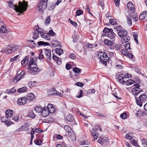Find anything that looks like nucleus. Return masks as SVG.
<instances>
[{"mask_svg": "<svg viewBox=\"0 0 147 147\" xmlns=\"http://www.w3.org/2000/svg\"><path fill=\"white\" fill-rule=\"evenodd\" d=\"M9 6L10 7H13V9L17 12L22 13L26 11L27 8L28 3L25 1L23 3L20 2H19V6H18L13 4L11 1H9L8 3Z\"/></svg>", "mask_w": 147, "mask_h": 147, "instance_id": "obj_1", "label": "nucleus"}, {"mask_svg": "<svg viewBox=\"0 0 147 147\" xmlns=\"http://www.w3.org/2000/svg\"><path fill=\"white\" fill-rule=\"evenodd\" d=\"M97 56L102 63L105 66L107 65V62L110 61V58L108 57L107 54L104 52H99Z\"/></svg>", "mask_w": 147, "mask_h": 147, "instance_id": "obj_2", "label": "nucleus"}, {"mask_svg": "<svg viewBox=\"0 0 147 147\" xmlns=\"http://www.w3.org/2000/svg\"><path fill=\"white\" fill-rule=\"evenodd\" d=\"M19 47L17 46H7L5 48H3L1 50V52L7 54L13 53L19 49Z\"/></svg>", "mask_w": 147, "mask_h": 147, "instance_id": "obj_3", "label": "nucleus"}, {"mask_svg": "<svg viewBox=\"0 0 147 147\" xmlns=\"http://www.w3.org/2000/svg\"><path fill=\"white\" fill-rule=\"evenodd\" d=\"M27 68L29 70L30 73L34 75L38 74L40 71V69L36 65V66H33L31 67L28 66Z\"/></svg>", "mask_w": 147, "mask_h": 147, "instance_id": "obj_4", "label": "nucleus"}, {"mask_svg": "<svg viewBox=\"0 0 147 147\" xmlns=\"http://www.w3.org/2000/svg\"><path fill=\"white\" fill-rule=\"evenodd\" d=\"M134 87L132 90V93L134 95H137L140 93L142 91V90L139 88L140 87V85L138 83H136L132 86Z\"/></svg>", "mask_w": 147, "mask_h": 147, "instance_id": "obj_5", "label": "nucleus"}, {"mask_svg": "<svg viewBox=\"0 0 147 147\" xmlns=\"http://www.w3.org/2000/svg\"><path fill=\"white\" fill-rule=\"evenodd\" d=\"M47 3L44 0H41L37 5L40 11L45 10L47 7Z\"/></svg>", "mask_w": 147, "mask_h": 147, "instance_id": "obj_6", "label": "nucleus"}, {"mask_svg": "<svg viewBox=\"0 0 147 147\" xmlns=\"http://www.w3.org/2000/svg\"><path fill=\"white\" fill-rule=\"evenodd\" d=\"M47 93L49 95L51 96L57 95L59 96H62V95H63L62 94H61L56 91L55 88H53L48 90Z\"/></svg>", "mask_w": 147, "mask_h": 147, "instance_id": "obj_7", "label": "nucleus"}, {"mask_svg": "<svg viewBox=\"0 0 147 147\" xmlns=\"http://www.w3.org/2000/svg\"><path fill=\"white\" fill-rule=\"evenodd\" d=\"M97 142L101 145H105L106 146L109 144V139L107 137H99Z\"/></svg>", "mask_w": 147, "mask_h": 147, "instance_id": "obj_8", "label": "nucleus"}, {"mask_svg": "<svg viewBox=\"0 0 147 147\" xmlns=\"http://www.w3.org/2000/svg\"><path fill=\"white\" fill-rule=\"evenodd\" d=\"M96 128L97 129V130L93 129H92V136L93 137V138H94V140H92L93 141H94L95 140L97 139L98 138V134L96 133V131L98 129H99L100 131H101V128L100 127V126L98 125H96L95 126Z\"/></svg>", "mask_w": 147, "mask_h": 147, "instance_id": "obj_9", "label": "nucleus"}, {"mask_svg": "<svg viewBox=\"0 0 147 147\" xmlns=\"http://www.w3.org/2000/svg\"><path fill=\"white\" fill-rule=\"evenodd\" d=\"M27 101L26 97H22L18 98L17 100L18 104L20 105H24Z\"/></svg>", "mask_w": 147, "mask_h": 147, "instance_id": "obj_10", "label": "nucleus"}, {"mask_svg": "<svg viewBox=\"0 0 147 147\" xmlns=\"http://www.w3.org/2000/svg\"><path fill=\"white\" fill-rule=\"evenodd\" d=\"M37 59V58L33 57V58H31L27 67H28V66L30 67L33 66H36V61Z\"/></svg>", "mask_w": 147, "mask_h": 147, "instance_id": "obj_11", "label": "nucleus"}, {"mask_svg": "<svg viewBox=\"0 0 147 147\" xmlns=\"http://www.w3.org/2000/svg\"><path fill=\"white\" fill-rule=\"evenodd\" d=\"M24 71H22L20 74L18 75L15 77V79L13 80V82L15 83H17L18 81L20 80L21 79L24 74Z\"/></svg>", "mask_w": 147, "mask_h": 147, "instance_id": "obj_12", "label": "nucleus"}, {"mask_svg": "<svg viewBox=\"0 0 147 147\" xmlns=\"http://www.w3.org/2000/svg\"><path fill=\"white\" fill-rule=\"evenodd\" d=\"M127 32L125 30H121L118 32V36L121 38L123 37L127 34Z\"/></svg>", "mask_w": 147, "mask_h": 147, "instance_id": "obj_13", "label": "nucleus"}, {"mask_svg": "<svg viewBox=\"0 0 147 147\" xmlns=\"http://www.w3.org/2000/svg\"><path fill=\"white\" fill-rule=\"evenodd\" d=\"M13 111L10 109L7 110L5 112V115L7 118H10L13 116Z\"/></svg>", "mask_w": 147, "mask_h": 147, "instance_id": "obj_14", "label": "nucleus"}, {"mask_svg": "<svg viewBox=\"0 0 147 147\" xmlns=\"http://www.w3.org/2000/svg\"><path fill=\"white\" fill-rule=\"evenodd\" d=\"M35 98L34 94L32 93H29L27 94L26 98L27 100H28L29 101H31L33 100Z\"/></svg>", "mask_w": 147, "mask_h": 147, "instance_id": "obj_15", "label": "nucleus"}, {"mask_svg": "<svg viewBox=\"0 0 147 147\" xmlns=\"http://www.w3.org/2000/svg\"><path fill=\"white\" fill-rule=\"evenodd\" d=\"M66 120L69 122H73L74 120V118L72 114H69L65 117Z\"/></svg>", "mask_w": 147, "mask_h": 147, "instance_id": "obj_16", "label": "nucleus"}, {"mask_svg": "<svg viewBox=\"0 0 147 147\" xmlns=\"http://www.w3.org/2000/svg\"><path fill=\"white\" fill-rule=\"evenodd\" d=\"M41 114L44 117H46L49 115V112L48 109H47V107H44L43 108Z\"/></svg>", "mask_w": 147, "mask_h": 147, "instance_id": "obj_17", "label": "nucleus"}, {"mask_svg": "<svg viewBox=\"0 0 147 147\" xmlns=\"http://www.w3.org/2000/svg\"><path fill=\"white\" fill-rule=\"evenodd\" d=\"M106 36L110 39L115 40V38L116 35L113 31H111L109 33H108Z\"/></svg>", "mask_w": 147, "mask_h": 147, "instance_id": "obj_18", "label": "nucleus"}, {"mask_svg": "<svg viewBox=\"0 0 147 147\" xmlns=\"http://www.w3.org/2000/svg\"><path fill=\"white\" fill-rule=\"evenodd\" d=\"M118 81L120 83L122 84H124L125 83V80H124L125 78H124L123 75L122 74L119 75L118 76Z\"/></svg>", "mask_w": 147, "mask_h": 147, "instance_id": "obj_19", "label": "nucleus"}, {"mask_svg": "<svg viewBox=\"0 0 147 147\" xmlns=\"http://www.w3.org/2000/svg\"><path fill=\"white\" fill-rule=\"evenodd\" d=\"M45 53L47 58V60H49V61H50L51 58V50L45 49Z\"/></svg>", "mask_w": 147, "mask_h": 147, "instance_id": "obj_20", "label": "nucleus"}, {"mask_svg": "<svg viewBox=\"0 0 147 147\" xmlns=\"http://www.w3.org/2000/svg\"><path fill=\"white\" fill-rule=\"evenodd\" d=\"M51 44L52 46L54 47H55L58 46H59L61 45L60 42L56 40H53Z\"/></svg>", "mask_w": 147, "mask_h": 147, "instance_id": "obj_21", "label": "nucleus"}, {"mask_svg": "<svg viewBox=\"0 0 147 147\" xmlns=\"http://www.w3.org/2000/svg\"><path fill=\"white\" fill-rule=\"evenodd\" d=\"M147 12L144 11L142 12L140 15L139 17V19L140 20H144L146 17V13Z\"/></svg>", "mask_w": 147, "mask_h": 147, "instance_id": "obj_22", "label": "nucleus"}, {"mask_svg": "<svg viewBox=\"0 0 147 147\" xmlns=\"http://www.w3.org/2000/svg\"><path fill=\"white\" fill-rule=\"evenodd\" d=\"M128 9L134 11L135 10L134 6L131 2H129L127 5Z\"/></svg>", "mask_w": 147, "mask_h": 147, "instance_id": "obj_23", "label": "nucleus"}, {"mask_svg": "<svg viewBox=\"0 0 147 147\" xmlns=\"http://www.w3.org/2000/svg\"><path fill=\"white\" fill-rule=\"evenodd\" d=\"M27 41L28 42L29 46L30 47L33 48L36 47V44L34 42V41L33 40H28Z\"/></svg>", "mask_w": 147, "mask_h": 147, "instance_id": "obj_24", "label": "nucleus"}, {"mask_svg": "<svg viewBox=\"0 0 147 147\" xmlns=\"http://www.w3.org/2000/svg\"><path fill=\"white\" fill-rule=\"evenodd\" d=\"M64 128L67 132V134L68 135H71V134H72V132L71 131V129L70 127L68 125H65Z\"/></svg>", "mask_w": 147, "mask_h": 147, "instance_id": "obj_25", "label": "nucleus"}, {"mask_svg": "<svg viewBox=\"0 0 147 147\" xmlns=\"http://www.w3.org/2000/svg\"><path fill=\"white\" fill-rule=\"evenodd\" d=\"M130 38L129 36L126 35L125 36H124L123 37V39L122 40V43H125L128 42L129 41Z\"/></svg>", "mask_w": 147, "mask_h": 147, "instance_id": "obj_26", "label": "nucleus"}, {"mask_svg": "<svg viewBox=\"0 0 147 147\" xmlns=\"http://www.w3.org/2000/svg\"><path fill=\"white\" fill-rule=\"evenodd\" d=\"M137 139L134 137L131 138V139L130 140V142L134 146H136L137 145Z\"/></svg>", "mask_w": 147, "mask_h": 147, "instance_id": "obj_27", "label": "nucleus"}, {"mask_svg": "<svg viewBox=\"0 0 147 147\" xmlns=\"http://www.w3.org/2000/svg\"><path fill=\"white\" fill-rule=\"evenodd\" d=\"M33 29L34 30L37 31L38 34H40L42 33L43 32V30L41 28H39V27L38 25L34 27Z\"/></svg>", "mask_w": 147, "mask_h": 147, "instance_id": "obj_28", "label": "nucleus"}, {"mask_svg": "<svg viewBox=\"0 0 147 147\" xmlns=\"http://www.w3.org/2000/svg\"><path fill=\"white\" fill-rule=\"evenodd\" d=\"M40 36L41 37L44 38L47 40H49L50 39V36L47 33H42L40 34Z\"/></svg>", "mask_w": 147, "mask_h": 147, "instance_id": "obj_29", "label": "nucleus"}, {"mask_svg": "<svg viewBox=\"0 0 147 147\" xmlns=\"http://www.w3.org/2000/svg\"><path fill=\"white\" fill-rule=\"evenodd\" d=\"M104 42L105 45L109 46H111L113 44V42L107 39L104 40Z\"/></svg>", "mask_w": 147, "mask_h": 147, "instance_id": "obj_30", "label": "nucleus"}, {"mask_svg": "<svg viewBox=\"0 0 147 147\" xmlns=\"http://www.w3.org/2000/svg\"><path fill=\"white\" fill-rule=\"evenodd\" d=\"M7 32V30L6 27L3 26H1L0 25V32L5 33Z\"/></svg>", "mask_w": 147, "mask_h": 147, "instance_id": "obj_31", "label": "nucleus"}, {"mask_svg": "<svg viewBox=\"0 0 147 147\" xmlns=\"http://www.w3.org/2000/svg\"><path fill=\"white\" fill-rule=\"evenodd\" d=\"M133 17H132L131 15L129 14L127 16V20L128 24L130 25H132V18Z\"/></svg>", "mask_w": 147, "mask_h": 147, "instance_id": "obj_32", "label": "nucleus"}, {"mask_svg": "<svg viewBox=\"0 0 147 147\" xmlns=\"http://www.w3.org/2000/svg\"><path fill=\"white\" fill-rule=\"evenodd\" d=\"M55 51L56 53L59 55H61V54H63V50L59 48H57L55 49Z\"/></svg>", "mask_w": 147, "mask_h": 147, "instance_id": "obj_33", "label": "nucleus"}, {"mask_svg": "<svg viewBox=\"0 0 147 147\" xmlns=\"http://www.w3.org/2000/svg\"><path fill=\"white\" fill-rule=\"evenodd\" d=\"M6 90L8 94H11L15 93L16 91V90L14 87H13L11 89H7Z\"/></svg>", "mask_w": 147, "mask_h": 147, "instance_id": "obj_34", "label": "nucleus"}, {"mask_svg": "<svg viewBox=\"0 0 147 147\" xmlns=\"http://www.w3.org/2000/svg\"><path fill=\"white\" fill-rule=\"evenodd\" d=\"M139 99L144 102L145 101L146 98V96L145 94L143 93L139 97Z\"/></svg>", "mask_w": 147, "mask_h": 147, "instance_id": "obj_35", "label": "nucleus"}, {"mask_svg": "<svg viewBox=\"0 0 147 147\" xmlns=\"http://www.w3.org/2000/svg\"><path fill=\"white\" fill-rule=\"evenodd\" d=\"M38 33L37 31L34 30L32 33V38L34 40L36 39L39 37Z\"/></svg>", "mask_w": 147, "mask_h": 147, "instance_id": "obj_36", "label": "nucleus"}, {"mask_svg": "<svg viewBox=\"0 0 147 147\" xmlns=\"http://www.w3.org/2000/svg\"><path fill=\"white\" fill-rule=\"evenodd\" d=\"M43 108L41 107V106H37L34 109V110L37 113H42Z\"/></svg>", "mask_w": 147, "mask_h": 147, "instance_id": "obj_37", "label": "nucleus"}, {"mask_svg": "<svg viewBox=\"0 0 147 147\" xmlns=\"http://www.w3.org/2000/svg\"><path fill=\"white\" fill-rule=\"evenodd\" d=\"M37 43L39 46H41L42 45L48 46L50 45V44L48 42H45L43 41H40L38 42Z\"/></svg>", "mask_w": 147, "mask_h": 147, "instance_id": "obj_38", "label": "nucleus"}, {"mask_svg": "<svg viewBox=\"0 0 147 147\" xmlns=\"http://www.w3.org/2000/svg\"><path fill=\"white\" fill-rule=\"evenodd\" d=\"M111 31H113V30L112 29H109L105 27L104 28L103 30V32L104 33H105V35L106 36Z\"/></svg>", "mask_w": 147, "mask_h": 147, "instance_id": "obj_39", "label": "nucleus"}, {"mask_svg": "<svg viewBox=\"0 0 147 147\" xmlns=\"http://www.w3.org/2000/svg\"><path fill=\"white\" fill-rule=\"evenodd\" d=\"M125 84L127 85H130L134 83V80L129 79L127 80H126L125 81Z\"/></svg>", "mask_w": 147, "mask_h": 147, "instance_id": "obj_40", "label": "nucleus"}, {"mask_svg": "<svg viewBox=\"0 0 147 147\" xmlns=\"http://www.w3.org/2000/svg\"><path fill=\"white\" fill-rule=\"evenodd\" d=\"M136 99V102L137 104L139 105L140 107H141L142 106V104L143 101H141L140 100H138V98L137 96H135V97Z\"/></svg>", "mask_w": 147, "mask_h": 147, "instance_id": "obj_41", "label": "nucleus"}, {"mask_svg": "<svg viewBox=\"0 0 147 147\" xmlns=\"http://www.w3.org/2000/svg\"><path fill=\"white\" fill-rule=\"evenodd\" d=\"M27 90V87H24L19 89L17 90L18 93H20L26 92Z\"/></svg>", "mask_w": 147, "mask_h": 147, "instance_id": "obj_42", "label": "nucleus"}, {"mask_svg": "<svg viewBox=\"0 0 147 147\" xmlns=\"http://www.w3.org/2000/svg\"><path fill=\"white\" fill-rule=\"evenodd\" d=\"M36 83V82L35 81H30L28 82V85L30 87L32 86H35Z\"/></svg>", "mask_w": 147, "mask_h": 147, "instance_id": "obj_43", "label": "nucleus"}, {"mask_svg": "<svg viewBox=\"0 0 147 147\" xmlns=\"http://www.w3.org/2000/svg\"><path fill=\"white\" fill-rule=\"evenodd\" d=\"M78 95H76V97L78 98H80L83 96L82 91V90H80L78 92Z\"/></svg>", "mask_w": 147, "mask_h": 147, "instance_id": "obj_44", "label": "nucleus"}, {"mask_svg": "<svg viewBox=\"0 0 147 147\" xmlns=\"http://www.w3.org/2000/svg\"><path fill=\"white\" fill-rule=\"evenodd\" d=\"M22 127L24 131H27L29 129V126L27 124H24Z\"/></svg>", "mask_w": 147, "mask_h": 147, "instance_id": "obj_45", "label": "nucleus"}, {"mask_svg": "<svg viewBox=\"0 0 147 147\" xmlns=\"http://www.w3.org/2000/svg\"><path fill=\"white\" fill-rule=\"evenodd\" d=\"M133 36L136 43L137 44V45H138L139 43L138 42V36L136 34V33H133Z\"/></svg>", "mask_w": 147, "mask_h": 147, "instance_id": "obj_46", "label": "nucleus"}, {"mask_svg": "<svg viewBox=\"0 0 147 147\" xmlns=\"http://www.w3.org/2000/svg\"><path fill=\"white\" fill-rule=\"evenodd\" d=\"M89 144V142L86 140H83L80 143L81 145H88Z\"/></svg>", "mask_w": 147, "mask_h": 147, "instance_id": "obj_47", "label": "nucleus"}, {"mask_svg": "<svg viewBox=\"0 0 147 147\" xmlns=\"http://www.w3.org/2000/svg\"><path fill=\"white\" fill-rule=\"evenodd\" d=\"M56 5L55 3H52L48 7V9L50 10L53 9L55 7Z\"/></svg>", "mask_w": 147, "mask_h": 147, "instance_id": "obj_48", "label": "nucleus"}, {"mask_svg": "<svg viewBox=\"0 0 147 147\" xmlns=\"http://www.w3.org/2000/svg\"><path fill=\"white\" fill-rule=\"evenodd\" d=\"M28 116L30 118H34V117L35 116L33 111H31L29 112L28 114Z\"/></svg>", "mask_w": 147, "mask_h": 147, "instance_id": "obj_49", "label": "nucleus"}, {"mask_svg": "<svg viewBox=\"0 0 147 147\" xmlns=\"http://www.w3.org/2000/svg\"><path fill=\"white\" fill-rule=\"evenodd\" d=\"M51 21V18L50 16H47L46 19V21L45 22V24L46 25H48L49 23Z\"/></svg>", "mask_w": 147, "mask_h": 147, "instance_id": "obj_50", "label": "nucleus"}, {"mask_svg": "<svg viewBox=\"0 0 147 147\" xmlns=\"http://www.w3.org/2000/svg\"><path fill=\"white\" fill-rule=\"evenodd\" d=\"M109 23L112 25L117 24V22L115 19H111L109 20Z\"/></svg>", "mask_w": 147, "mask_h": 147, "instance_id": "obj_51", "label": "nucleus"}, {"mask_svg": "<svg viewBox=\"0 0 147 147\" xmlns=\"http://www.w3.org/2000/svg\"><path fill=\"white\" fill-rule=\"evenodd\" d=\"M131 135H132L131 134V133L127 134H126L125 136V138L127 139H129L130 140L131 139V138L134 137L133 136H131Z\"/></svg>", "mask_w": 147, "mask_h": 147, "instance_id": "obj_52", "label": "nucleus"}, {"mask_svg": "<svg viewBox=\"0 0 147 147\" xmlns=\"http://www.w3.org/2000/svg\"><path fill=\"white\" fill-rule=\"evenodd\" d=\"M48 34L49 36H54L55 34V33L53 32L52 30H49Z\"/></svg>", "mask_w": 147, "mask_h": 147, "instance_id": "obj_53", "label": "nucleus"}, {"mask_svg": "<svg viewBox=\"0 0 147 147\" xmlns=\"http://www.w3.org/2000/svg\"><path fill=\"white\" fill-rule=\"evenodd\" d=\"M73 69L74 72L76 73H79L81 71V70L80 69L77 67H74L73 68Z\"/></svg>", "mask_w": 147, "mask_h": 147, "instance_id": "obj_54", "label": "nucleus"}, {"mask_svg": "<svg viewBox=\"0 0 147 147\" xmlns=\"http://www.w3.org/2000/svg\"><path fill=\"white\" fill-rule=\"evenodd\" d=\"M141 142L142 145L145 147H147V142L144 139L142 140Z\"/></svg>", "mask_w": 147, "mask_h": 147, "instance_id": "obj_55", "label": "nucleus"}, {"mask_svg": "<svg viewBox=\"0 0 147 147\" xmlns=\"http://www.w3.org/2000/svg\"><path fill=\"white\" fill-rule=\"evenodd\" d=\"M68 21L69 22H70V23L74 26L76 27L77 26V24L75 21H72L70 19H69Z\"/></svg>", "mask_w": 147, "mask_h": 147, "instance_id": "obj_56", "label": "nucleus"}, {"mask_svg": "<svg viewBox=\"0 0 147 147\" xmlns=\"http://www.w3.org/2000/svg\"><path fill=\"white\" fill-rule=\"evenodd\" d=\"M127 115L126 113H123L120 115V117L123 119H125L127 117Z\"/></svg>", "mask_w": 147, "mask_h": 147, "instance_id": "obj_57", "label": "nucleus"}, {"mask_svg": "<svg viewBox=\"0 0 147 147\" xmlns=\"http://www.w3.org/2000/svg\"><path fill=\"white\" fill-rule=\"evenodd\" d=\"M70 139L72 141H75L76 140V138L74 134L72 133V134H71V135H69Z\"/></svg>", "mask_w": 147, "mask_h": 147, "instance_id": "obj_58", "label": "nucleus"}, {"mask_svg": "<svg viewBox=\"0 0 147 147\" xmlns=\"http://www.w3.org/2000/svg\"><path fill=\"white\" fill-rule=\"evenodd\" d=\"M48 110L49 113H54L55 111V108L53 107H51V108L49 109H48Z\"/></svg>", "mask_w": 147, "mask_h": 147, "instance_id": "obj_59", "label": "nucleus"}, {"mask_svg": "<svg viewBox=\"0 0 147 147\" xmlns=\"http://www.w3.org/2000/svg\"><path fill=\"white\" fill-rule=\"evenodd\" d=\"M73 42H76L78 41V38L77 36L75 35L73 36Z\"/></svg>", "mask_w": 147, "mask_h": 147, "instance_id": "obj_60", "label": "nucleus"}, {"mask_svg": "<svg viewBox=\"0 0 147 147\" xmlns=\"http://www.w3.org/2000/svg\"><path fill=\"white\" fill-rule=\"evenodd\" d=\"M121 53L123 55L125 56H126L128 53H127V51L126 49H122L121 51Z\"/></svg>", "mask_w": 147, "mask_h": 147, "instance_id": "obj_61", "label": "nucleus"}, {"mask_svg": "<svg viewBox=\"0 0 147 147\" xmlns=\"http://www.w3.org/2000/svg\"><path fill=\"white\" fill-rule=\"evenodd\" d=\"M69 57L71 59H76V58L74 54L73 53H72L70 54L69 55Z\"/></svg>", "mask_w": 147, "mask_h": 147, "instance_id": "obj_62", "label": "nucleus"}, {"mask_svg": "<svg viewBox=\"0 0 147 147\" xmlns=\"http://www.w3.org/2000/svg\"><path fill=\"white\" fill-rule=\"evenodd\" d=\"M83 11L80 10H78L76 12V15L78 16L80 15L83 14Z\"/></svg>", "mask_w": 147, "mask_h": 147, "instance_id": "obj_63", "label": "nucleus"}, {"mask_svg": "<svg viewBox=\"0 0 147 147\" xmlns=\"http://www.w3.org/2000/svg\"><path fill=\"white\" fill-rule=\"evenodd\" d=\"M5 123L7 125L8 127L9 126V125H11V124H13L14 123L12 122L11 121L8 120H7V121H6Z\"/></svg>", "mask_w": 147, "mask_h": 147, "instance_id": "obj_64", "label": "nucleus"}]
</instances>
